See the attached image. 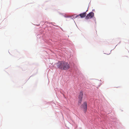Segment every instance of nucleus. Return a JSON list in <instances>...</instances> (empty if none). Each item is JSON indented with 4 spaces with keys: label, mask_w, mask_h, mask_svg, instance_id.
Returning a JSON list of instances; mask_svg holds the SVG:
<instances>
[{
    "label": "nucleus",
    "mask_w": 129,
    "mask_h": 129,
    "mask_svg": "<svg viewBox=\"0 0 129 129\" xmlns=\"http://www.w3.org/2000/svg\"><path fill=\"white\" fill-rule=\"evenodd\" d=\"M57 67L61 70H66L69 69L70 67L69 64L64 61L59 62L57 63Z\"/></svg>",
    "instance_id": "1"
},
{
    "label": "nucleus",
    "mask_w": 129,
    "mask_h": 129,
    "mask_svg": "<svg viewBox=\"0 0 129 129\" xmlns=\"http://www.w3.org/2000/svg\"><path fill=\"white\" fill-rule=\"evenodd\" d=\"M94 16V13L93 12H91L89 13L85 17V19H91Z\"/></svg>",
    "instance_id": "2"
},
{
    "label": "nucleus",
    "mask_w": 129,
    "mask_h": 129,
    "mask_svg": "<svg viewBox=\"0 0 129 129\" xmlns=\"http://www.w3.org/2000/svg\"><path fill=\"white\" fill-rule=\"evenodd\" d=\"M82 106V108L84 109L85 112L87 108V103L86 102H85L83 103V104L81 105Z\"/></svg>",
    "instance_id": "3"
},
{
    "label": "nucleus",
    "mask_w": 129,
    "mask_h": 129,
    "mask_svg": "<svg viewBox=\"0 0 129 129\" xmlns=\"http://www.w3.org/2000/svg\"><path fill=\"white\" fill-rule=\"evenodd\" d=\"M83 95V92L82 91H80L78 97L79 99H82Z\"/></svg>",
    "instance_id": "4"
},
{
    "label": "nucleus",
    "mask_w": 129,
    "mask_h": 129,
    "mask_svg": "<svg viewBox=\"0 0 129 129\" xmlns=\"http://www.w3.org/2000/svg\"><path fill=\"white\" fill-rule=\"evenodd\" d=\"M86 12H84L80 14L79 15V16H80L81 18H83L85 17L86 16Z\"/></svg>",
    "instance_id": "5"
},
{
    "label": "nucleus",
    "mask_w": 129,
    "mask_h": 129,
    "mask_svg": "<svg viewBox=\"0 0 129 129\" xmlns=\"http://www.w3.org/2000/svg\"><path fill=\"white\" fill-rule=\"evenodd\" d=\"M82 101V99H79L78 104L79 105H80L81 104Z\"/></svg>",
    "instance_id": "6"
},
{
    "label": "nucleus",
    "mask_w": 129,
    "mask_h": 129,
    "mask_svg": "<svg viewBox=\"0 0 129 129\" xmlns=\"http://www.w3.org/2000/svg\"><path fill=\"white\" fill-rule=\"evenodd\" d=\"M78 16H79V15H74L73 16V17L74 18H77V17Z\"/></svg>",
    "instance_id": "7"
}]
</instances>
